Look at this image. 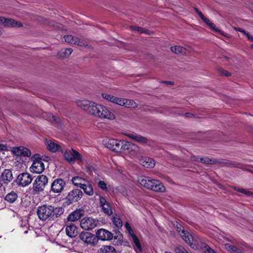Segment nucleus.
Wrapping results in <instances>:
<instances>
[{"mask_svg": "<svg viewBox=\"0 0 253 253\" xmlns=\"http://www.w3.org/2000/svg\"><path fill=\"white\" fill-rule=\"evenodd\" d=\"M77 106L87 113L100 119L113 120L115 116L106 107L87 100H78Z\"/></svg>", "mask_w": 253, "mask_h": 253, "instance_id": "nucleus-1", "label": "nucleus"}, {"mask_svg": "<svg viewBox=\"0 0 253 253\" xmlns=\"http://www.w3.org/2000/svg\"><path fill=\"white\" fill-rule=\"evenodd\" d=\"M64 212V209L63 207H54L46 204L39 206L37 211L39 218L42 221L55 220L60 217Z\"/></svg>", "mask_w": 253, "mask_h": 253, "instance_id": "nucleus-2", "label": "nucleus"}, {"mask_svg": "<svg viewBox=\"0 0 253 253\" xmlns=\"http://www.w3.org/2000/svg\"><path fill=\"white\" fill-rule=\"evenodd\" d=\"M138 182L144 187L157 192H164L166 188L159 180L151 179L149 177L141 176L138 178Z\"/></svg>", "mask_w": 253, "mask_h": 253, "instance_id": "nucleus-3", "label": "nucleus"}, {"mask_svg": "<svg viewBox=\"0 0 253 253\" xmlns=\"http://www.w3.org/2000/svg\"><path fill=\"white\" fill-rule=\"evenodd\" d=\"M177 231L183 239L193 249H198L199 242L189 233L185 232L180 224L177 225Z\"/></svg>", "mask_w": 253, "mask_h": 253, "instance_id": "nucleus-4", "label": "nucleus"}, {"mask_svg": "<svg viewBox=\"0 0 253 253\" xmlns=\"http://www.w3.org/2000/svg\"><path fill=\"white\" fill-rule=\"evenodd\" d=\"M48 183L47 177L43 174L37 176L33 184V190L35 194H39L43 191Z\"/></svg>", "mask_w": 253, "mask_h": 253, "instance_id": "nucleus-5", "label": "nucleus"}, {"mask_svg": "<svg viewBox=\"0 0 253 253\" xmlns=\"http://www.w3.org/2000/svg\"><path fill=\"white\" fill-rule=\"evenodd\" d=\"M61 151L63 154L65 160L70 163H74L76 161L78 162L82 161L81 155L72 148L65 151L61 150Z\"/></svg>", "mask_w": 253, "mask_h": 253, "instance_id": "nucleus-6", "label": "nucleus"}, {"mask_svg": "<svg viewBox=\"0 0 253 253\" xmlns=\"http://www.w3.org/2000/svg\"><path fill=\"white\" fill-rule=\"evenodd\" d=\"M32 158L34 161L30 167L31 171L36 173H41L44 170V165L40 158V155L38 154H35Z\"/></svg>", "mask_w": 253, "mask_h": 253, "instance_id": "nucleus-7", "label": "nucleus"}, {"mask_svg": "<svg viewBox=\"0 0 253 253\" xmlns=\"http://www.w3.org/2000/svg\"><path fill=\"white\" fill-rule=\"evenodd\" d=\"M82 197L83 192L81 190L78 189H73L68 193L65 198L66 200L65 203L67 205H69L73 203L78 202Z\"/></svg>", "mask_w": 253, "mask_h": 253, "instance_id": "nucleus-8", "label": "nucleus"}, {"mask_svg": "<svg viewBox=\"0 0 253 253\" xmlns=\"http://www.w3.org/2000/svg\"><path fill=\"white\" fill-rule=\"evenodd\" d=\"M139 151V147L135 144L127 142H124L122 152L130 155L131 156H134Z\"/></svg>", "mask_w": 253, "mask_h": 253, "instance_id": "nucleus-9", "label": "nucleus"}, {"mask_svg": "<svg viewBox=\"0 0 253 253\" xmlns=\"http://www.w3.org/2000/svg\"><path fill=\"white\" fill-rule=\"evenodd\" d=\"M66 185L65 181L61 178H57L53 180L50 186V192L59 194L61 193Z\"/></svg>", "mask_w": 253, "mask_h": 253, "instance_id": "nucleus-10", "label": "nucleus"}, {"mask_svg": "<svg viewBox=\"0 0 253 253\" xmlns=\"http://www.w3.org/2000/svg\"><path fill=\"white\" fill-rule=\"evenodd\" d=\"M98 221L90 217L83 218L80 223L81 227L85 230H89L94 228Z\"/></svg>", "mask_w": 253, "mask_h": 253, "instance_id": "nucleus-11", "label": "nucleus"}, {"mask_svg": "<svg viewBox=\"0 0 253 253\" xmlns=\"http://www.w3.org/2000/svg\"><path fill=\"white\" fill-rule=\"evenodd\" d=\"M124 141L115 139H110L106 143V147L116 152H121L123 148V146Z\"/></svg>", "mask_w": 253, "mask_h": 253, "instance_id": "nucleus-12", "label": "nucleus"}, {"mask_svg": "<svg viewBox=\"0 0 253 253\" xmlns=\"http://www.w3.org/2000/svg\"><path fill=\"white\" fill-rule=\"evenodd\" d=\"M79 237L84 243L87 245L94 246L97 243V240L94 235L89 232H82Z\"/></svg>", "mask_w": 253, "mask_h": 253, "instance_id": "nucleus-13", "label": "nucleus"}, {"mask_svg": "<svg viewBox=\"0 0 253 253\" xmlns=\"http://www.w3.org/2000/svg\"><path fill=\"white\" fill-rule=\"evenodd\" d=\"M32 175L27 172H23L18 175L17 182L19 185L26 186L29 185L32 181Z\"/></svg>", "mask_w": 253, "mask_h": 253, "instance_id": "nucleus-14", "label": "nucleus"}, {"mask_svg": "<svg viewBox=\"0 0 253 253\" xmlns=\"http://www.w3.org/2000/svg\"><path fill=\"white\" fill-rule=\"evenodd\" d=\"M3 24L4 26L11 27H21L23 25L21 23L12 19L5 18L0 17V25Z\"/></svg>", "mask_w": 253, "mask_h": 253, "instance_id": "nucleus-15", "label": "nucleus"}, {"mask_svg": "<svg viewBox=\"0 0 253 253\" xmlns=\"http://www.w3.org/2000/svg\"><path fill=\"white\" fill-rule=\"evenodd\" d=\"M11 151L13 154L19 156L30 157L31 155V151L23 146L13 147Z\"/></svg>", "mask_w": 253, "mask_h": 253, "instance_id": "nucleus-16", "label": "nucleus"}, {"mask_svg": "<svg viewBox=\"0 0 253 253\" xmlns=\"http://www.w3.org/2000/svg\"><path fill=\"white\" fill-rule=\"evenodd\" d=\"M102 97L112 103L123 106L124 105V98L117 97L107 93H102Z\"/></svg>", "mask_w": 253, "mask_h": 253, "instance_id": "nucleus-17", "label": "nucleus"}, {"mask_svg": "<svg viewBox=\"0 0 253 253\" xmlns=\"http://www.w3.org/2000/svg\"><path fill=\"white\" fill-rule=\"evenodd\" d=\"M13 179L12 172L8 169H5L0 176V182L1 184H7Z\"/></svg>", "mask_w": 253, "mask_h": 253, "instance_id": "nucleus-18", "label": "nucleus"}, {"mask_svg": "<svg viewBox=\"0 0 253 253\" xmlns=\"http://www.w3.org/2000/svg\"><path fill=\"white\" fill-rule=\"evenodd\" d=\"M64 39L66 42L71 44H77L81 46H86L87 45L86 42L72 35H65L64 37Z\"/></svg>", "mask_w": 253, "mask_h": 253, "instance_id": "nucleus-19", "label": "nucleus"}, {"mask_svg": "<svg viewBox=\"0 0 253 253\" xmlns=\"http://www.w3.org/2000/svg\"><path fill=\"white\" fill-rule=\"evenodd\" d=\"M96 234L98 239L102 241L110 240L113 238V234L110 232L102 228L99 229Z\"/></svg>", "mask_w": 253, "mask_h": 253, "instance_id": "nucleus-20", "label": "nucleus"}, {"mask_svg": "<svg viewBox=\"0 0 253 253\" xmlns=\"http://www.w3.org/2000/svg\"><path fill=\"white\" fill-rule=\"evenodd\" d=\"M99 202L103 212L107 215H111L112 213V210L110 204L105 199L100 196L99 197Z\"/></svg>", "mask_w": 253, "mask_h": 253, "instance_id": "nucleus-21", "label": "nucleus"}, {"mask_svg": "<svg viewBox=\"0 0 253 253\" xmlns=\"http://www.w3.org/2000/svg\"><path fill=\"white\" fill-rule=\"evenodd\" d=\"M191 160L201 162L205 164H213L217 162V161L216 160L209 159L207 157L200 158L199 156L195 155L191 156Z\"/></svg>", "mask_w": 253, "mask_h": 253, "instance_id": "nucleus-22", "label": "nucleus"}, {"mask_svg": "<svg viewBox=\"0 0 253 253\" xmlns=\"http://www.w3.org/2000/svg\"><path fill=\"white\" fill-rule=\"evenodd\" d=\"M139 162L143 167L147 168H154L155 165L154 160L149 157H142L139 159Z\"/></svg>", "mask_w": 253, "mask_h": 253, "instance_id": "nucleus-23", "label": "nucleus"}, {"mask_svg": "<svg viewBox=\"0 0 253 253\" xmlns=\"http://www.w3.org/2000/svg\"><path fill=\"white\" fill-rule=\"evenodd\" d=\"M66 232L69 237L71 238L75 237L78 235L77 227L73 223L67 225L66 227Z\"/></svg>", "mask_w": 253, "mask_h": 253, "instance_id": "nucleus-24", "label": "nucleus"}, {"mask_svg": "<svg viewBox=\"0 0 253 253\" xmlns=\"http://www.w3.org/2000/svg\"><path fill=\"white\" fill-rule=\"evenodd\" d=\"M45 144L47 149L52 152H55L57 151L62 150L59 144L55 143L52 140H46Z\"/></svg>", "mask_w": 253, "mask_h": 253, "instance_id": "nucleus-25", "label": "nucleus"}, {"mask_svg": "<svg viewBox=\"0 0 253 253\" xmlns=\"http://www.w3.org/2000/svg\"><path fill=\"white\" fill-rule=\"evenodd\" d=\"M202 20L205 23H206L212 29L215 31L218 32L220 34L225 37L227 36V34L226 33L216 28L215 25L211 22L210 20L206 17L205 16L203 19H202Z\"/></svg>", "mask_w": 253, "mask_h": 253, "instance_id": "nucleus-26", "label": "nucleus"}, {"mask_svg": "<svg viewBox=\"0 0 253 253\" xmlns=\"http://www.w3.org/2000/svg\"><path fill=\"white\" fill-rule=\"evenodd\" d=\"M83 215V211L81 210H77L70 213L68 217V221H75L79 219Z\"/></svg>", "mask_w": 253, "mask_h": 253, "instance_id": "nucleus-27", "label": "nucleus"}, {"mask_svg": "<svg viewBox=\"0 0 253 253\" xmlns=\"http://www.w3.org/2000/svg\"><path fill=\"white\" fill-rule=\"evenodd\" d=\"M127 135L129 138L133 139V140H135L138 142L142 144H145L147 142V139L146 137H143L141 135L132 133L128 134Z\"/></svg>", "mask_w": 253, "mask_h": 253, "instance_id": "nucleus-28", "label": "nucleus"}, {"mask_svg": "<svg viewBox=\"0 0 253 253\" xmlns=\"http://www.w3.org/2000/svg\"><path fill=\"white\" fill-rule=\"evenodd\" d=\"M72 52L73 49L71 48L62 49L57 53V56L62 58H67Z\"/></svg>", "mask_w": 253, "mask_h": 253, "instance_id": "nucleus-29", "label": "nucleus"}, {"mask_svg": "<svg viewBox=\"0 0 253 253\" xmlns=\"http://www.w3.org/2000/svg\"><path fill=\"white\" fill-rule=\"evenodd\" d=\"M81 188L84 190V192L86 194L89 196H92L93 194L92 186L87 181V183H84Z\"/></svg>", "mask_w": 253, "mask_h": 253, "instance_id": "nucleus-30", "label": "nucleus"}, {"mask_svg": "<svg viewBox=\"0 0 253 253\" xmlns=\"http://www.w3.org/2000/svg\"><path fill=\"white\" fill-rule=\"evenodd\" d=\"M72 183L74 185L79 186L80 188L84 184V183H87V181L80 176H75L72 179Z\"/></svg>", "mask_w": 253, "mask_h": 253, "instance_id": "nucleus-31", "label": "nucleus"}, {"mask_svg": "<svg viewBox=\"0 0 253 253\" xmlns=\"http://www.w3.org/2000/svg\"><path fill=\"white\" fill-rule=\"evenodd\" d=\"M98 253H116V251L113 246H103L98 250Z\"/></svg>", "mask_w": 253, "mask_h": 253, "instance_id": "nucleus-32", "label": "nucleus"}, {"mask_svg": "<svg viewBox=\"0 0 253 253\" xmlns=\"http://www.w3.org/2000/svg\"><path fill=\"white\" fill-rule=\"evenodd\" d=\"M17 193L14 191H11L6 195L5 200L10 203H13L17 200Z\"/></svg>", "mask_w": 253, "mask_h": 253, "instance_id": "nucleus-33", "label": "nucleus"}, {"mask_svg": "<svg viewBox=\"0 0 253 253\" xmlns=\"http://www.w3.org/2000/svg\"><path fill=\"white\" fill-rule=\"evenodd\" d=\"M172 52L177 54H184L186 53V49L181 46H173L170 47Z\"/></svg>", "mask_w": 253, "mask_h": 253, "instance_id": "nucleus-34", "label": "nucleus"}, {"mask_svg": "<svg viewBox=\"0 0 253 253\" xmlns=\"http://www.w3.org/2000/svg\"><path fill=\"white\" fill-rule=\"evenodd\" d=\"M123 106L127 108H135L137 106V104L133 100L124 98V105Z\"/></svg>", "mask_w": 253, "mask_h": 253, "instance_id": "nucleus-35", "label": "nucleus"}, {"mask_svg": "<svg viewBox=\"0 0 253 253\" xmlns=\"http://www.w3.org/2000/svg\"><path fill=\"white\" fill-rule=\"evenodd\" d=\"M225 248L226 250L232 253H244L242 250L230 244H226L225 245Z\"/></svg>", "mask_w": 253, "mask_h": 253, "instance_id": "nucleus-36", "label": "nucleus"}, {"mask_svg": "<svg viewBox=\"0 0 253 253\" xmlns=\"http://www.w3.org/2000/svg\"><path fill=\"white\" fill-rule=\"evenodd\" d=\"M112 222L113 225L117 229L121 228L123 226L122 221L121 218L117 215H115L114 216H113Z\"/></svg>", "mask_w": 253, "mask_h": 253, "instance_id": "nucleus-37", "label": "nucleus"}, {"mask_svg": "<svg viewBox=\"0 0 253 253\" xmlns=\"http://www.w3.org/2000/svg\"><path fill=\"white\" fill-rule=\"evenodd\" d=\"M131 29L133 31H136L140 33H145L147 34H150V32L149 30L138 26H131Z\"/></svg>", "mask_w": 253, "mask_h": 253, "instance_id": "nucleus-38", "label": "nucleus"}, {"mask_svg": "<svg viewBox=\"0 0 253 253\" xmlns=\"http://www.w3.org/2000/svg\"><path fill=\"white\" fill-rule=\"evenodd\" d=\"M131 236L133 239V241L134 242V244H135V246L137 247V248L140 251H142V248L140 245V243L139 242V241L137 237L134 235V234L131 235Z\"/></svg>", "mask_w": 253, "mask_h": 253, "instance_id": "nucleus-39", "label": "nucleus"}, {"mask_svg": "<svg viewBox=\"0 0 253 253\" xmlns=\"http://www.w3.org/2000/svg\"><path fill=\"white\" fill-rule=\"evenodd\" d=\"M174 251L176 253H186L187 251L182 246H178L175 248Z\"/></svg>", "mask_w": 253, "mask_h": 253, "instance_id": "nucleus-40", "label": "nucleus"}, {"mask_svg": "<svg viewBox=\"0 0 253 253\" xmlns=\"http://www.w3.org/2000/svg\"><path fill=\"white\" fill-rule=\"evenodd\" d=\"M98 187L103 190H107V186L106 183L104 181H99L98 183Z\"/></svg>", "mask_w": 253, "mask_h": 253, "instance_id": "nucleus-41", "label": "nucleus"}, {"mask_svg": "<svg viewBox=\"0 0 253 253\" xmlns=\"http://www.w3.org/2000/svg\"><path fill=\"white\" fill-rule=\"evenodd\" d=\"M235 189L241 193H244L245 194V195H252V193L249 191H247L244 189H243V188H238V189H236V188H235Z\"/></svg>", "mask_w": 253, "mask_h": 253, "instance_id": "nucleus-42", "label": "nucleus"}, {"mask_svg": "<svg viewBox=\"0 0 253 253\" xmlns=\"http://www.w3.org/2000/svg\"><path fill=\"white\" fill-rule=\"evenodd\" d=\"M125 226L126 228V229L127 230V231L129 232V233L131 235L133 234V231H132V229L131 228V226H130V224L128 222H126L125 224Z\"/></svg>", "mask_w": 253, "mask_h": 253, "instance_id": "nucleus-43", "label": "nucleus"}, {"mask_svg": "<svg viewBox=\"0 0 253 253\" xmlns=\"http://www.w3.org/2000/svg\"><path fill=\"white\" fill-rule=\"evenodd\" d=\"M219 72L220 74L225 76H229L231 75V74L229 72H228L227 71L223 70L222 69H219Z\"/></svg>", "mask_w": 253, "mask_h": 253, "instance_id": "nucleus-44", "label": "nucleus"}, {"mask_svg": "<svg viewBox=\"0 0 253 253\" xmlns=\"http://www.w3.org/2000/svg\"><path fill=\"white\" fill-rule=\"evenodd\" d=\"M206 248L205 253H216L215 251L211 249L209 246H207L205 247Z\"/></svg>", "mask_w": 253, "mask_h": 253, "instance_id": "nucleus-45", "label": "nucleus"}, {"mask_svg": "<svg viewBox=\"0 0 253 253\" xmlns=\"http://www.w3.org/2000/svg\"><path fill=\"white\" fill-rule=\"evenodd\" d=\"M50 116L52 117V120H51L50 118H48V120L50 121H53V122H55L56 123H58L59 122V119L58 118H57V117H56V116H52L51 114H50Z\"/></svg>", "mask_w": 253, "mask_h": 253, "instance_id": "nucleus-46", "label": "nucleus"}, {"mask_svg": "<svg viewBox=\"0 0 253 253\" xmlns=\"http://www.w3.org/2000/svg\"><path fill=\"white\" fill-rule=\"evenodd\" d=\"M195 10L201 19H203L205 17L203 13L201 11H200L197 8H195Z\"/></svg>", "mask_w": 253, "mask_h": 253, "instance_id": "nucleus-47", "label": "nucleus"}, {"mask_svg": "<svg viewBox=\"0 0 253 253\" xmlns=\"http://www.w3.org/2000/svg\"><path fill=\"white\" fill-rule=\"evenodd\" d=\"M7 149V147L5 145L0 144V151L3 150H6Z\"/></svg>", "mask_w": 253, "mask_h": 253, "instance_id": "nucleus-48", "label": "nucleus"}, {"mask_svg": "<svg viewBox=\"0 0 253 253\" xmlns=\"http://www.w3.org/2000/svg\"><path fill=\"white\" fill-rule=\"evenodd\" d=\"M237 30L243 33L245 35H246L247 34H248V32H246L244 30H243V29L242 28H238V29H237Z\"/></svg>", "mask_w": 253, "mask_h": 253, "instance_id": "nucleus-49", "label": "nucleus"}, {"mask_svg": "<svg viewBox=\"0 0 253 253\" xmlns=\"http://www.w3.org/2000/svg\"><path fill=\"white\" fill-rule=\"evenodd\" d=\"M246 36L248 37L249 40L253 41V37L250 35L249 33H248Z\"/></svg>", "mask_w": 253, "mask_h": 253, "instance_id": "nucleus-50", "label": "nucleus"}, {"mask_svg": "<svg viewBox=\"0 0 253 253\" xmlns=\"http://www.w3.org/2000/svg\"><path fill=\"white\" fill-rule=\"evenodd\" d=\"M185 116L187 118H191L193 115L190 113H186L185 114Z\"/></svg>", "mask_w": 253, "mask_h": 253, "instance_id": "nucleus-51", "label": "nucleus"}, {"mask_svg": "<svg viewBox=\"0 0 253 253\" xmlns=\"http://www.w3.org/2000/svg\"><path fill=\"white\" fill-rule=\"evenodd\" d=\"M166 83H167V84H173L171 82H169V81H167V82H165Z\"/></svg>", "mask_w": 253, "mask_h": 253, "instance_id": "nucleus-52", "label": "nucleus"}, {"mask_svg": "<svg viewBox=\"0 0 253 253\" xmlns=\"http://www.w3.org/2000/svg\"><path fill=\"white\" fill-rule=\"evenodd\" d=\"M2 33V30L0 28V35Z\"/></svg>", "mask_w": 253, "mask_h": 253, "instance_id": "nucleus-53", "label": "nucleus"}, {"mask_svg": "<svg viewBox=\"0 0 253 253\" xmlns=\"http://www.w3.org/2000/svg\"><path fill=\"white\" fill-rule=\"evenodd\" d=\"M164 253H171V252H170L166 251V252H165Z\"/></svg>", "mask_w": 253, "mask_h": 253, "instance_id": "nucleus-54", "label": "nucleus"}, {"mask_svg": "<svg viewBox=\"0 0 253 253\" xmlns=\"http://www.w3.org/2000/svg\"><path fill=\"white\" fill-rule=\"evenodd\" d=\"M27 232H28V231H27V230H26V231H24V233H27Z\"/></svg>", "mask_w": 253, "mask_h": 253, "instance_id": "nucleus-55", "label": "nucleus"}, {"mask_svg": "<svg viewBox=\"0 0 253 253\" xmlns=\"http://www.w3.org/2000/svg\"><path fill=\"white\" fill-rule=\"evenodd\" d=\"M252 47L253 48V44L251 45Z\"/></svg>", "mask_w": 253, "mask_h": 253, "instance_id": "nucleus-56", "label": "nucleus"}, {"mask_svg": "<svg viewBox=\"0 0 253 253\" xmlns=\"http://www.w3.org/2000/svg\"><path fill=\"white\" fill-rule=\"evenodd\" d=\"M186 253H188V252Z\"/></svg>", "mask_w": 253, "mask_h": 253, "instance_id": "nucleus-57", "label": "nucleus"}]
</instances>
